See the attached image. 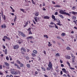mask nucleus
<instances>
[{
    "instance_id": "f257e3e1",
    "label": "nucleus",
    "mask_w": 77,
    "mask_h": 77,
    "mask_svg": "<svg viewBox=\"0 0 77 77\" xmlns=\"http://www.w3.org/2000/svg\"><path fill=\"white\" fill-rule=\"evenodd\" d=\"M59 12L61 14H63L66 15H68L69 17H70V14H69L68 13H66V12H64L63 10H60L59 11Z\"/></svg>"
},
{
    "instance_id": "f03ea898",
    "label": "nucleus",
    "mask_w": 77,
    "mask_h": 77,
    "mask_svg": "<svg viewBox=\"0 0 77 77\" xmlns=\"http://www.w3.org/2000/svg\"><path fill=\"white\" fill-rule=\"evenodd\" d=\"M49 63L48 65V67L47 68V69L48 71H50L52 68V65L51 62H49Z\"/></svg>"
},
{
    "instance_id": "7ed1b4c3",
    "label": "nucleus",
    "mask_w": 77,
    "mask_h": 77,
    "mask_svg": "<svg viewBox=\"0 0 77 77\" xmlns=\"http://www.w3.org/2000/svg\"><path fill=\"white\" fill-rule=\"evenodd\" d=\"M18 33H19V34L20 35H21V36H23V37H26L25 35L24 34V33H23V32H22L20 31H19Z\"/></svg>"
},
{
    "instance_id": "20e7f679",
    "label": "nucleus",
    "mask_w": 77,
    "mask_h": 77,
    "mask_svg": "<svg viewBox=\"0 0 77 77\" xmlns=\"http://www.w3.org/2000/svg\"><path fill=\"white\" fill-rule=\"evenodd\" d=\"M11 73L13 75H17L18 74V72H17L11 71Z\"/></svg>"
},
{
    "instance_id": "39448f33",
    "label": "nucleus",
    "mask_w": 77,
    "mask_h": 77,
    "mask_svg": "<svg viewBox=\"0 0 77 77\" xmlns=\"http://www.w3.org/2000/svg\"><path fill=\"white\" fill-rule=\"evenodd\" d=\"M62 70L63 72H64L66 74H68V71H66V69L65 68L62 69Z\"/></svg>"
},
{
    "instance_id": "423d86ee",
    "label": "nucleus",
    "mask_w": 77,
    "mask_h": 77,
    "mask_svg": "<svg viewBox=\"0 0 77 77\" xmlns=\"http://www.w3.org/2000/svg\"><path fill=\"white\" fill-rule=\"evenodd\" d=\"M72 57L73 58H72V63H74V62H75V56H72Z\"/></svg>"
},
{
    "instance_id": "0eeeda50",
    "label": "nucleus",
    "mask_w": 77,
    "mask_h": 77,
    "mask_svg": "<svg viewBox=\"0 0 77 77\" xmlns=\"http://www.w3.org/2000/svg\"><path fill=\"white\" fill-rule=\"evenodd\" d=\"M21 51H24L25 52H26V50L24 48H22L21 49Z\"/></svg>"
},
{
    "instance_id": "6e6552de",
    "label": "nucleus",
    "mask_w": 77,
    "mask_h": 77,
    "mask_svg": "<svg viewBox=\"0 0 77 77\" xmlns=\"http://www.w3.org/2000/svg\"><path fill=\"white\" fill-rule=\"evenodd\" d=\"M19 46L18 45H16L14 46V49H17V48H18Z\"/></svg>"
},
{
    "instance_id": "1a4fd4ad",
    "label": "nucleus",
    "mask_w": 77,
    "mask_h": 77,
    "mask_svg": "<svg viewBox=\"0 0 77 77\" xmlns=\"http://www.w3.org/2000/svg\"><path fill=\"white\" fill-rule=\"evenodd\" d=\"M5 65L6 66H9V64L6 62H5Z\"/></svg>"
},
{
    "instance_id": "9d476101",
    "label": "nucleus",
    "mask_w": 77,
    "mask_h": 77,
    "mask_svg": "<svg viewBox=\"0 0 77 77\" xmlns=\"http://www.w3.org/2000/svg\"><path fill=\"white\" fill-rule=\"evenodd\" d=\"M54 7H55L56 8H60V7H61V6H60V5H56L54 6Z\"/></svg>"
},
{
    "instance_id": "9b49d317",
    "label": "nucleus",
    "mask_w": 77,
    "mask_h": 77,
    "mask_svg": "<svg viewBox=\"0 0 77 77\" xmlns=\"http://www.w3.org/2000/svg\"><path fill=\"white\" fill-rule=\"evenodd\" d=\"M35 15L36 16H38V15H39V13L38 12H35Z\"/></svg>"
},
{
    "instance_id": "f8f14e48",
    "label": "nucleus",
    "mask_w": 77,
    "mask_h": 77,
    "mask_svg": "<svg viewBox=\"0 0 77 77\" xmlns=\"http://www.w3.org/2000/svg\"><path fill=\"white\" fill-rule=\"evenodd\" d=\"M44 19H49L50 17L48 16H46L44 17Z\"/></svg>"
},
{
    "instance_id": "ddd939ff",
    "label": "nucleus",
    "mask_w": 77,
    "mask_h": 77,
    "mask_svg": "<svg viewBox=\"0 0 77 77\" xmlns=\"http://www.w3.org/2000/svg\"><path fill=\"white\" fill-rule=\"evenodd\" d=\"M52 19L54 20H56V18H55V16H54V15L53 14L52 16Z\"/></svg>"
},
{
    "instance_id": "4468645a",
    "label": "nucleus",
    "mask_w": 77,
    "mask_h": 77,
    "mask_svg": "<svg viewBox=\"0 0 77 77\" xmlns=\"http://www.w3.org/2000/svg\"><path fill=\"white\" fill-rule=\"evenodd\" d=\"M58 16L60 17V18H64V17L62 15H58Z\"/></svg>"
},
{
    "instance_id": "2eb2a0df",
    "label": "nucleus",
    "mask_w": 77,
    "mask_h": 77,
    "mask_svg": "<svg viewBox=\"0 0 77 77\" xmlns=\"http://www.w3.org/2000/svg\"><path fill=\"white\" fill-rule=\"evenodd\" d=\"M41 68L42 69L43 71H46V69L44 67H42Z\"/></svg>"
},
{
    "instance_id": "dca6fc26",
    "label": "nucleus",
    "mask_w": 77,
    "mask_h": 77,
    "mask_svg": "<svg viewBox=\"0 0 77 77\" xmlns=\"http://www.w3.org/2000/svg\"><path fill=\"white\" fill-rule=\"evenodd\" d=\"M31 56L32 57H35V56H36V55L34 53H32L31 54Z\"/></svg>"
},
{
    "instance_id": "f3484780",
    "label": "nucleus",
    "mask_w": 77,
    "mask_h": 77,
    "mask_svg": "<svg viewBox=\"0 0 77 77\" xmlns=\"http://www.w3.org/2000/svg\"><path fill=\"white\" fill-rule=\"evenodd\" d=\"M34 39V38L33 37V36H29L27 38V39Z\"/></svg>"
},
{
    "instance_id": "a211bd4d",
    "label": "nucleus",
    "mask_w": 77,
    "mask_h": 77,
    "mask_svg": "<svg viewBox=\"0 0 77 77\" xmlns=\"http://www.w3.org/2000/svg\"><path fill=\"white\" fill-rule=\"evenodd\" d=\"M20 11H22V12H24V13H26V12H25L24 9H22V8H20Z\"/></svg>"
},
{
    "instance_id": "6ab92c4d",
    "label": "nucleus",
    "mask_w": 77,
    "mask_h": 77,
    "mask_svg": "<svg viewBox=\"0 0 77 77\" xmlns=\"http://www.w3.org/2000/svg\"><path fill=\"white\" fill-rule=\"evenodd\" d=\"M26 66L28 68H30V65L29 64H27Z\"/></svg>"
},
{
    "instance_id": "aec40b11",
    "label": "nucleus",
    "mask_w": 77,
    "mask_h": 77,
    "mask_svg": "<svg viewBox=\"0 0 77 77\" xmlns=\"http://www.w3.org/2000/svg\"><path fill=\"white\" fill-rule=\"evenodd\" d=\"M23 66H24V64L23 63L20 64V67H23Z\"/></svg>"
},
{
    "instance_id": "412c9836",
    "label": "nucleus",
    "mask_w": 77,
    "mask_h": 77,
    "mask_svg": "<svg viewBox=\"0 0 77 77\" xmlns=\"http://www.w3.org/2000/svg\"><path fill=\"white\" fill-rule=\"evenodd\" d=\"M37 51L36 50H34L32 52L33 53H35L36 54H37Z\"/></svg>"
},
{
    "instance_id": "4be33fe9",
    "label": "nucleus",
    "mask_w": 77,
    "mask_h": 77,
    "mask_svg": "<svg viewBox=\"0 0 77 77\" xmlns=\"http://www.w3.org/2000/svg\"><path fill=\"white\" fill-rule=\"evenodd\" d=\"M43 37L45 38H48V35H44L43 36Z\"/></svg>"
},
{
    "instance_id": "5701e85b",
    "label": "nucleus",
    "mask_w": 77,
    "mask_h": 77,
    "mask_svg": "<svg viewBox=\"0 0 77 77\" xmlns=\"http://www.w3.org/2000/svg\"><path fill=\"white\" fill-rule=\"evenodd\" d=\"M15 17L14 19V23H15V21H16V20H17V16H15Z\"/></svg>"
},
{
    "instance_id": "b1692460",
    "label": "nucleus",
    "mask_w": 77,
    "mask_h": 77,
    "mask_svg": "<svg viewBox=\"0 0 77 77\" xmlns=\"http://www.w3.org/2000/svg\"><path fill=\"white\" fill-rule=\"evenodd\" d=\"M66 58L67 59H69L71 58V57L70 56H68L66 57Z\"/></svg>"
},
{
    "instance_id": "393cba45",
    "label": "nucleus",
    "mask_w": 77,
    "mask_h": 77,
    "mask_svg": "<svg viewBox=\"0 0 77 77\" xmlns=\"http://www.w3.org/2000/svg\"><path fill=\"white\" fill-rule=\"evenodd\" d=\"M77 12H75L74 11H72V14H73V15H75V14H77Z\"/></svg>"
},
{
    "instance_id": "a878e982",
    "label": "nucleus",
    "mask_w": 77,
    "mask_h": 77,
    "mask_svg": "<svg viewBox=\"0 0 77 77\" xmlns=\"http://www.w3.org/2000/svg\"><path fill=\"white\" fill-rule=\"evenodd\" d=\"M37 17H35V18H34V20L36 22H37Z\"/></svg>"
},
{
    "instance_id": "bb28decb",
    "label": "nucleus",
    "mask_w": 77,
    "mask_h": 77,
    "mask_svg": "<svg viewBox=\"0 0 77 77\" xmlns=\"http://www.w3.org/2000/svg\"><path fill=\"white\" fill-rule=\"evenodd\" d=\"M65 33H63L61 34V36H65Z\"/></svg>"
},
{
    "instance_id": "cd10ccee",
    "label": "nucleus",
    "mask_w": 77,
    "mask_h": 77,
    "mask_svg": "<svg viewBox=\"0 0 77 77\" xmlns=\"http://www.w3.org/2000/svg\"><path fill=\"white\" fill-rule=\"evenodd\" d=\"M49 27H50L51 28L54 27V26H52V25H49Z\"/></svg>"
},
{
    "instance_id": "c85d7f7f",
    "label": "nucleus",
    "mask_w": 77,
    "mask_h": 77,
    "mask_svg": "<svg viewBox=\"0 0 77 77\" xmlns=\"http://www.w3.org/2000/svg\"><path fill=\"white\" fill-rule=\"evenodd\" d=\"M7 49H6L5 50V54H7Z\"/></svg>"
},
{
    "instance_id": "c756f323",
    "label": "nucleus",
    "mask_w": 77,
    "mask_h": 77,
    "mask_svg": "<svg viewBox=\"0 0 77 77\" xmlns=\"http://www.w3.org/2000/svg\"><path fill=\"white\" fill-rule=\"evenodd\" d=\"M66 50H71V48L69 47H67L66 48Z\"/></svg>"
},
{
    "instance_id": "7c9ffc66",
    "label": "nucleus",
    "mask_w": 77,
    "mask_h": 77,
    "mask_svg": "<svg viewBox=\"0 0 77 77\" xmlns=\"http://www.w3.org/2000/svg\"><path fill=\"white\" fill-rule=\"evenodd\" d=\"M17 62L18 63H19V64H20L21 63H20V61L18 60H17Z\"/></svg>"
},
{
    "instance_id": "2f4dec72",
    "label": "nucleus",
    "mask_w": 77,
    "mask_h": 77,
    "mask_svg": "<svg viewBox=\"0 0 77 77\" xmlns=\"http://www.w3.org/2000/svg\"><path fill=\"white\" fill-rule=\"evenodd\" d=\"M54 25H55V28H56V29H58V27H57V26H56V24L54 23Z\"/></svg>"
},
{
    "instance_id": "473e14b6",
    "label": "nucleus",
    "mask_w": 77,
    "mask_h": 77,
    "mask_svg": "<svg viewBox=\"0 0 77 77\" xmlns=\"http://www.w3.org/2000/svg\"><path fill=\"white\" fill-rule=\"evenodd\" d=\"M4 17L3 16L2 17L4 19V20H6V17H5V15H4Z\"/></svg>"
},
{
    "instance_id": "72a5a7b5",
    "label": "nucleus",
    "mask_w": 77,
    "mask_h": 77,
    "mask_svg": "<svg viewBox=\"0 0 77 77\" xmlns=\"http://www.w3.org/2000/svg\"><path fill=\"white\" fill-rule=\"evenodd\" d=\"M72 18L74 20H75V19H76V17L75 16H73Z\"/></svg>"
},
{
    "instance_id": "f704fd0d",
    "label": "nucleus",
    "mask_w": 77,
    "mask_h": 77,
    "mask_svg": "<svg viewBox=\"0 0 77 77\" xmlns=\"http://www.w3.org/2000/svg\"><path fill=\"white\" fill-rule=\"evenodd\" d=\"M57 25H59V26H60V20H59V22L58 23H57Z\"/></svg>"
},
{
    "instance_id": "c9c22d12",
    "label": "nucleus",
    "mask_w": 77,
    "mask_h": 77,
    "mask_svg": "<svg viewBox=\"0 0 77 77\" xmlns=\"http://www.w3.org/2000/svg\"><path fill=\"white\" fill-rule=\"evenodd\" d=\"M17 68H18V69H21V68H20V66H19V65H18L17 66Z\"/></svg>"
},
{
    "instance_id": "e433bc0d",
    "label": "nucleus",
    "mask_w": 77,
    "mask_h": 77,
    "mask_svg": "<svg viewBox=\"0 0 77 77\" xmlns=\"http://www.w3.org/2000/svg\"><path fill=\"white\" fill-rule=\"evenodd\" d=\"M8 38V37L7 36H5L4 37V39H7V38Z\"/></svg>"
},
{
    "instance_id": "4c0bfd02",
    "label": "nucleus",
    "mask_w": 77,
    "mask_h": 77,
    "mask_svg": "<svg viewBox=\"0 0 77 77\" xmlns=\"http://www.w3.org/2000/svg\"><path fill=\"white\" fill-rule=\"evenodd\" d=\"M67 75L68 77H70V75H69V72H68L67 74H66Z\"/></svg>"
},
{
    "instance_id": "58836bf2",
    "label": "nucleus",
    "mask_w": 77,
    "mask_h": 77,
    "mask_svg": "<svg viewBox=\"0 0 77 77\" xmlns=\"http://www.w3.org/2000/svg\"><path fill=\"white\" fill-rule=\"evenodd\" d=\"M75 8H76V7H75V6H74L72 8V9L73 10H74V9H75Z\"/></svg>"
},
{
    "instance_id": "ea45409f",
    "label": "nucleus",
    "mask_w": 77,
    "mask_h": 77,
    "mask_svg": "<svg viewBox=\"0 0 77 77\" xmlns=\"http://www.w3.org/2000/svg\"><path fill=\"white\" fill-rule=\"evenodd\" d=\"M70 69H72L73 70H74V68H72L71 67H70Z\"/></svg>"
},
{
    "instance_id": "a19ab883",
    "label": "nucleus",
    "mask_w": 77,
    "mask_h": 77,
    "mask_svg": "<svg viewBox=\"0 0 77 77\" xmlns=\"http://www.w3.org/2000/svg\"><path fill=\"white\" fill-rule=\"evenodd\" d=\"M26 59L27 60H28V59H29V57H28V56H26Z\"/></svg>"
},
{
    "instance_id": "79ce46f5",
    "label": "nucleus",
    "mask_w": 77,
    "mask_h": 77,
    "mask_svg": "<svg viewBox=\"0 0 77 77\" xmlns=\"http://www.w3.org/2000/svg\"><path fill=\"white\" fill-rule=\"evenodd\" d=\"M67 64L69 65V66H70V64L69 63V62L68 61H67Z\"/></svg>"
},
{
    "instance_id": "37998d69",
    "label": "nucleus",
    "mask_w": 77,
    "mask_h": 77,
    "mask_svg": "<svg viewBox=\"0 0 77 77\" xmlns=\"http://www.w3.org/2000/svg\"><path fill=\"white\" fill-rule=\"evenodd\" d=\"M6 59L7 60H9V57H6Z\"/></svg>"
},
{
    "instance_id": "c03bdc74",
    "label": "nucleus",
    "mask_w": 77,
    "mask_h": 77,
    "mask_svg": "<svg viewBox=\"0 0 77 77\" xmlns=\"http://www.w3.org/2000/svg\"><path fill=\"white\" fill-rule=\"evenodd\" d=\"M55 21H57V22H59V20H57V19H55V20H54Z\"/></svg>"
},
{
    "instance_id": "a18cd8bd",
    "label": "nucleus",
    "mask_w": 77,
    "mask_h": 77,
    "mask_svg": "<svg viewBox=\"0 0 77 77\" xmlns=\"http://www.w3.org/2000/svg\"><path fill=\"white\" fill-rule=\"evenodd\" d=\"M18 64L17 63H15L14 64V66H18Z\"/></svg>"
},
{
    "instance_id": "49530a36",
    "label": "nucleus",
    "mask_w": 77,
    "mask_h": 77,
    "mask_svg": "<svg viewBox=\"0 0 77 77\" xmlns=\"http://www.w3.org/2000/svg\"><path fill=\"white\" fill-rule=\"evenodd\" d=\"M61 67H64V65L63 64H61Z\"/></svg>"
},
{
    "instance_id": "de8ad7c7",
    "label": "nucleus",
    "mask_w": 77,
    "mask_h": 77,
    "mask_svg": "<svg viewBox=\"0 0 77 77\" xmlns=\"http://www.w3.org/2000/svg\"><path fill=\"white\" fill-rule=\"evenodd\" d=\"M7 39H8V40H10L11 38H10L9 37H7Z\"/></svg>"
},
{
    "instance_id": "09e8293b",
    "label": "nucleus",
    "mask_w": 77,
    "mask_h": 77,
    "mask_svg": "<svg viewBox=\"0 0 77 77\" xmlns=\"http://www.w3.org/2000/svg\"><path fill=\"white\" fill-rule=\"evenodd\" d=\"M63 76H64V77H67V76H66V75L65 74L63 75Z\"/></svg>"
},
{
    "instance_id": "8fccbe9b",
    "label": "nucleus",
    "mask_w": 77,
    "mask_h": 77,
    "mask_svg": "<svg viewBox=\"0 0 77 77\" xmlns=\"http://www.w3.org/2000/svg\"><path fill=\"white\" fill-rule=\"evenodd\" d=\"M43 53L45 54H46V52H45V51H44Z\"/></svg>"
},
{
    "instance_id": "3c124183",
    "label": "nucleus",
    "mask_w": 77,
    "mask_h": 77,
    "mask_svg": "<svg viewBox=\"0 0 77 77\" xmlns=\"http://www.w3.org/2000/svg\"><path fill=\"white\" fill-rule=\"evenodd\" d=\"M0 69H2V65H0Z\"/></svg>"
},
{
    "instance_id": "603ef678",
    "label": "nucleus",
    "mask_w": 77,
    "mask_h": 77,
    "mask_svg": "<svg viewBox=\"0 0 77 77\" xmlns=\"http://www.w3.org/2000/svg\"><path fill=\"white\" fill-rule=\"evenodd\" d=\"M52 45L51 44H48V46H49V47H50Z\"/></svg>"
},
{
    "instance_id": "864d4df0",
    "label": "nucleus",
    "mask_w": 77,
    "mask_h": 77,
    "mask_svg": "<svg viewBox=\"0 0 77 77\" xmlns=\"http://www.w3.org/2000/svg\"><path fill=\"white\" fill-rule=\"evenodd\" d=\"M52 3H53L54 5H55V4H56V3L54 1L52 2Z\"/></svg>"
},
{
    "instance_id": "5fc2aeb1",
    "label": "nucleus",
    "mask_w": 77,
    "mask_h": 77,
    "mask_svg": "<svg viewBox=\"0 0 77 77\" xmlns=\"http://www.w3.org/2000/svg\"><path fill=\"white\" fill-rule=\"evenodd\" d=\"M29 34H32V32L31 31H29Z\"/></svg>"
},
{
    "instance_id": "6e6d98bb",
    "label": "nucleus",
    "mask_w": 77,
    "mask_h": 77,
    "mask_svg": "<svg viewBox=\"0 0 77 77\" xmlns=\"http://www.w3.org/2000/svg\"><path fill=\"white\" fill-rule=\"evenodd\" d=\"M2 74H3L2 72L1 71H0V75H2Z\"/></svg>"
},
{
    "instance_id": "4d7b16f0",
    "label": "nucleus",
    "mask_w": 77,
    "mask_h": 77,
    "mask_svg": "<svg viewBox=\"0 0 77 77\" xmlns=\"http://www.w3.org/2000/svg\"><path fill=\"white\" fill-rule=\"evenodd\" d=\"M60 63H63V62H62V60H60Z\"/></svg>"
},
{
    "instance_id": "13d9d810",
    "label": "nucleus",
    "mask_w": 77,
    "mask_h": 77,
    "mask_svg": "<svg viewBox=\"0 0 77 77\" xmlns=\"http://www.w3.org/2000/svg\"><path fill=\"white\" fill-rule=\"evenodd\" d=\"M3 48H4V49H5L6 48V47H5V46L3 45Z\"/></svg>"
},
{
    "instance_id": "bf43d9fd",
    "label": "nucleus",
    "mask_w": 77,
    "mask_h": 77,
    "mask_svg": "<svg viewBox=\"0 0 77 77\" xmlns=\"http://www.w3.org/2000/svg\"><path fill=\"white\" fill-rule=\"evenodd\" d=\"M60 73L61 75H62V74H63V72H62V71H61L60 72Z\"/></svg>"
},
{
    "instance_id": "052dcab7",
    "label": "nucleus",
    "mask_w": 77,
    "mask_h": 77,
    "mask_svg": "<svg viewBox=\"0 0 77 77\" xmlns=\"http://www.w3.org/2000/svg\"><path fill=\"white\" fill-rule=\"evenodd\" d=\"M55 15H57V12H56Z\"/></svg>"
},
{
    "instance_id": "680f3d73",
    "label": "nucleus",
    "mask_w": 77,
    "mask_h": 77,
    "mask_svg": "<svg viewBox=\"0 0 77 77\" xmlns=\"http://www.w3.org/2000/svg\"><path fill=\"white\" fill-rule=\"evenodd\" d=\"M50 24H54V23L53 22H51L50 23Z\"/></svg>"
},
{
    "instance_id": "e2e57ef3",
    "label": "nucleus",
    "mask_w": 77,
    "mask_h": 77,
    "mask_svg": "<svg viewBox=\"0 0 77 77\" xmlns=\"http://www.w3.org/2000/svg\"><path fill=\"white\" fill-rule=\"evenodd\" d=\"M73 22H74L75 23V24H76V23H77V22H76V21L74 20L73 21Z\"/></svg>"
},
{
    "instance_id": "0e129e2a",
    "label": "nucleus",
    "mask_w": 77,
    "mask_h": 77,
    "mask_svg": "<svg viewBox=\"0 0 77 77\" xmlns=\"http://www.w3.org/2000/svg\"><path fill=\"white\" fill-rule=\"evenodd\" d=\"M30 29H31L30 28H29L28 29V30H29V31H30Z\"/></svg>"
},
{
    "instance_id": "69168bd1",
    "label": "nucleus",
    "mask_w": 77,
    "mask_h": 77,
    "mask_svg": "<svg viewBox=\"0 0 77 77\" xmlns=\"http://www.w3.org/2000/svg\"><path fill=\"white\" fill-rule=\"evenodd\" d=\"M32 3H33V4H34V5H35V2L34 1L32 2Z\"/></svg>"
},
{
    "instance_id": "338daca9",
    "label": "nucleus",
    "mask_w": 77,
    "mask_h": 77,
    "mask_svg": "<svg viewBox=\"0 0 77 77\" xmlns=\"http://www.w3.org/2000/svg\"><path fill=\"white\" fill-rule=\"evenodd\" d=\"M10 77H13V76L12 75H10Z\"/></svg>"
},
{
    "instance_id": "774afa93",
    "label": "nucleus",
    "mask_w": 77,
    "mask_h": 77,
    "mask_svg": "<svg viewBox=\"0 0 77 77\" xmlns=\"http://www.w3.org/2000/svg\"><path fill=\"white\" fill-rule=\"evenodd\" d=\"M56 56H59V54H56Z\"/></svg>"
}]
</instances>
